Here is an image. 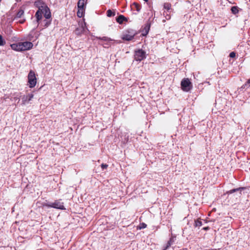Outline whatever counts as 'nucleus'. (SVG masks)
<instances>
[{
	"label": "nucleus",
	"instance_id": "nucleus-25",
	"mask_svg": "<svg viewBox=\"0 0 250 250\" xmlns=\"http://www.w3.org/2000/svg\"><path fill=\"white\" fill-rule=\"evenodd\" d=\"M170 14H169L167 12L164 11V15L165 18L166 19V20H168L170 19V18H171Z\"/></svg>",
	"mask_w": 250,
	"mask_h": 250
},
{
	"label": "nucleus",
	"instance_id": "nucleus-22",
	"mask_svg": "<svg viewBox=\"0 0 250 250\" xmlns=\"http://www.w3.org/2000/svg\"><path fill=\"white\" fill-rule=\"evenodd\" d=\"M202 225V222L199 219L195 220L194 221V226L195 227H200Z\"/></svg>",
	"mask_w": 250,
	"mask_h": 250
},
{
	"label": "nucleus",
	"instance_id": "nucleus-9",
	"mask_svg": "<svg viewBox=\"0 0 250 250\" xmlns=\"http://www.w3.org/2000/svg\"><path fill=\"white\" fill-rule=\"evenodd\" d=\"M34 97V95L32 93L26 95H23L21 97V102L22 104H25L27 102L30 101Z\"/></svg>",
	"mask_w": 250,
	"mask_h": 250
},
{
	"label": "nucleus",
	"instance_id": "nucleus-20",
	"mask_svg": "<svg viewBox=\"0 0 250 250\" xmlns=\"http://www.w3.org/2000/svg\"><path fill=\"white\" fill-rule=\"evenodd\" d=\"M24 14V10L21 9L19 10V11L17 12L15 17L14 18V20H15L17 18H21Z\"/></svg>",
	"mask_w": 250,
	"mask_h": 250
},
{
	"label": "nucleus",
	"instance_id": "nucleus-24",
	"mask_svg": "<svg viewBox=\"0 0 250 250\" xmlns=\"http://www.w3.org/2000/svg\"><path fill=\"white\" fill-rule=\"evenodd\" d=\"M107 16L109 17H111L115 15V13L112 12L111 10H108L107 11Z\"/></svg>",
	"mask_w": 250,
	"mask_h": 250
},
{
	"label": "nucleus",
	"instance_id": "nucleus-28",
	"mask_svg": "<svg viewBox=\"0 0 250 250\" xmlns=\"http://www.w3.org/2000/svg\"><path fill=\"white\" fill-rule=\"evenodd\" d=\"M248 85V87H250V79H249V80L247 81V83H246L245 84H244V85L242 86V88H246Z\"/></svg>",
	"mask_w": 250,
	"mask_h": 250
},
{
	"label": "nucleus",
	"instance_id": "nucleus-21",
	"mask_svg": "<svg viewBox=\"0 0 250 250\" xmlns=\"http://www.w3.org/2000/svg\"><path fill=\"white\" fill-rule=\"evenodd\" d=\"M231 11L233 14L236 15L239 12V8L237 6H233L231 8Z\"/></svg>",
	"mask_w": 250,
	"mask_h": 250
},
{
	"label": "nucleus",
	"instance_id": "nucleus-12",
	"mask_svg": "<svg viewBox=\"0 0 250 250\" xmlns=\"http://www.w3.org/2000/svg\"><path fill=\"white\" fill-rule=\"evenodd\" d=\"M11 48L17 51H23L21 45V42L13 43L10 45Z\"/></svg>",
	"mask_w": 250,
	"mask_h": 250
},
{
	"label": "nucleus",
	"instance_id": "nucleus-29",
	"mask_svg": "<svg viewBox=\"0 0 250 250\" xmlns=\"http://www.w3.org/2000/svg\"><path fill=\"white\" fill-rule=\"evenodd\" d=\"M101 166L102 170H104L108 167V165L106 164H102Z\"/></svg>",
	"mask_w": 250,
	"mask_h": 250
},
{
	"label": "nucleus",
	"instance_id": "nucleus-8",
	"mask_svg": "<svg viewBox=\"0 0 250 250\" xmlns=\"http://www.w3.org/2000/svg\"><path fill=\"white\" fill-rule=\"evenodd\" d=\"M21 45L22 50L23 51L31 49L32 48L33 44L30 42H21Z\"/></svg>",
	"mask_w": 250,
	"mask_h": 250
},
{
	"label": "nucleus",
	"instance_id": "nucleus-14",
	"mask_svg": "<svg viewBox=\"0 0 250 250\" xmlns=\"http://www.w3.org/2000/svg\"><path fill=\"white\" fill-rule=\"evenodd\" d=\"M164 8L169 14L173 12V9L171 8V4L169 2H165L164 4Z\"/></svg>",
	"mask_w": 250,
	"mask_h": 250
},
{
	"label": "nucleus",
	"instance_id": "nucleus-18",
	"mask_svg": "<svg viewBox=\"0 0 250 250\" xmlns=\"http://www.w3.org/2000/svg\"><path fill=\"white\" fill-rule=\"evenodd\" d=\"M131 8L132 9H135L138 12H139L141 10V6L136 2H134L131 6Z\"/></svg>",
	"mask_w": 250,
	"mask_h": 250
},
{
	"label": "nucleus",
	"instance_id": "nucleus-5",
	"mask_svg": "<svg viewBox=\"0 0 250 250\" xmlns=\"http://www.w3.org/2000/svg\"><path fill=\"white\" fill-rule=\"evenodd\" d=\"M28 83H29V86L30 88H33L35 86L37 83V79L35 72L30 70L28 75Z\"/></svg>",
	"mask_w": 250,
	"mask_h": 250
},
{
	"label": "nucleus",
	"instance_id": "nucleus-1",
	"mask_svg": "<svg viewBox=\"0 0 250 250\" xmlns=\"http://www.w3.org/2000/svg\"><path fill=\"white\" fill-rule=\"evenodd\" d=\"M43 207H47L49 208H55L64 210L65 208L63 206V203L60 201V200H55L54 202L51 203H43L42 204Z\"/></svg>",
	"mask_w": 250,
	"mask_h": 250
},
{
	"label": "nucleus",
	"instance_id": "nucleus-33",
	"mask_svg": "<svg viewBox=\"0 0 250 250\" xmlns=\"http://www.w3.org/2000/svg\"><path fill=\"white\" fill-rule=\"evenodd\" d=\"M209 229V228L208 227H206L203 228V229L205 230H208Z\"/></svg>",
	"mask_w": 250,
	"mask_h": 250
},
{
	"label": "nucleus",
	"instance_id": "nucleus-27",
	"mask_svg": "<svg viewBox=\"0 0 250 250\" xmlns=\"http://www.w3.org/2000/svg\"><path fill=\"white\" fill-rule=\"evenodd\" d=\"M99 40H101L104 41H111V40L106 37H99L97 38Z\"/></svg>",
	"mask_w": 250,
	"mask_h": 250
},
{
	"label": "nucleus",
	"instance_id": "nucleus-31",
	"mask_svg": "<svg viewBox=\"0 0 250 250\" xmlns=\"http://www.w3.org/2000/svg\"><path fill=\"white\" fill-rule=\"evenodd\" d=\"M235 53L234 52H231L229 55V56L230 58H234L235 57Z\"/></svg>",
	"mask_w": 250,
	"mask_h": 250
},
{
	"label": "nucleus",
	"instance_id": "nucleus-15",
	"mask_svg": "<svg viewBox=\"0 0 250 250\" xmlns=\"http://www.w3.org/2000/svg\"><path fill=\"white\" fill-rule=\"evenodd\" d=\"M42 14L43 12H42V8H40L35 14V17H36L38 22L42 19Z\"/></svg>",
	"mask_w": 250,
	"mask_h": 250
},
{
	"label": "nucleus",
	"instance_id": "nucleus-10",
	"mask_svg": "<svg viewBox=\"0 0 250 250\" xmlns=\"http://www.w3.org/2000/svg\"><path fill=\"white\" fill-rule=\"evenodd\" d=\"M42 12L44 14V16L46 19H49L51 18V13L49 8L45 6L44 7L42 6Z\"/></svg>",
	"mask_w": 250,
	"mask_h": 250
},
{
	"label": "nucleus",
	"instance_id": "nucleus-30",
	"mask_svg": "<svg viewBox=\"0 0 250 250\" xmlns=\"http://www.w3.org/2000/svg\"><path fill=\"white\" fill-rule=\"evenodd\" d=\"M147 225L144 223H141L140 224V228L141 229H145Z\"/></svg>",
	"mask_w": 250,
	"mask_h": 250
},
{
	"label": "nucleus",
	"instance_id": "nucleus-23",
	"mask_svg": "<svg viewBox=\"0 0 250 250\" xmlns=\"http://www.w3.org/2000/svg\"><path fill=\"white\" fill-rule=\"evenodd\" d=\"M84 10H80V9H78L77 15V16L79 18H82L83 15V12Z\"/></svg>",
	"mask_w": 250,
	"mask_h": 250
},
{
	"label": "nucleus",
	"instance_id": "nucleus-34",
	"mask_svg": "<svg viewBox=\"0 0 250 250\" xmlns=\"http://www.w3.org/2000/svg\"><path fill=\"white\" fill-rule=\"evenodd\" d=\"M49 24H50V22L46 21L45 23L44 26L46 27H47Z\"/></svg>",
	"mask_w": 250,
	"mask_h": 250
},
{
	"label": "nucleus",
	"instance_id": "nucleus-3",
	"mask_svg": "<svg viewBox=\"0 0 250 250\" xmlns=\"http://www.w3.org/2000/svg\"><path fill=\"white\" fill-rule=\"evenodd\" d=\"M136 34L135 30L131 29H128L123 34L122 39L127 41H131L134 39Z\"/></svg>",
	"mask_w": 250,
	"mask_h": 250
},
{
	"label": "nucleus",
	"instance_id": "nucleus-19",
	"mask_svg": "<svg viewBox=\"0 0 250 250\" xmlns=\"http://www.w3.org/2000/svg\"><path fill=\"white\" fill-rule=\"evenodd\" d=\"M149 28H150L149 25L147 24L145 26V27L144 28V30L143 31V33H142V35L143 36H146L148 33Z\"/></svg>",
	"mask_w": 250,
	"mask_h": 250
},
{
	"label": "nucleus",
	"instance_id": "nucleus-16",
	"mask_svg": "<svg viewBox=\"0 0 250 250\" xmlns=\"http://www.w3.org/2000/svg\"><path fill=\"white\" fill-rule=\"evenodd\" d=\"M127 19L124 15H120L116 18V21L119 24H122L124 21H127Z\"/></svg>",
	"mask_w": 250,
	"mask_h": 250
},
{
	"label": "nucleus",
	"instance_id": "nucleus-26",
	"mask_svg": "<svg viewBox=\"0 0 250 250\" xmlns=\"http://www.w3.org/2000/svg\"><path fill=\"white\" fill-rule=\"evenodd\" d=\"M5 43V41L3 39L2 36L0 34V46L4 45Z\"/></svg>",
	"mask_w": 250,
	"mask_h": 250
},
{
	"label": "nucleus",
	"instance_id": "nucleus-4",
	"mask_svg": "<svg viewBox=\"0 0 250 250\" xmlns=\"http://www.w3.org/2000/svg\"><path fill=\"white\" fill-rule=\"evenodd\" d=\"M134 59L136 61L141 62L146 58V52L142 49L135 51Z\"/></svg>",
	"mask_w": 250,
	"mask_h": 250
},
{
	"label": "nucleus",
	"instance_id": "nucleus-17",
	"mask_svg": "<svg viewBox=\"0 0 250 250\" xmlns=\"http://www.w3.org/2000/svg\"><path fill=\"white\" fill-rule=\"evenodd\" d=\"M78 9L80 10H84L85 6V0H79L78 3Z\"/></svg>",
	"mask_w": 250,
	"mask_h": 250
},
{
	"label": "nucleus",
	"instance_id": "nucleus-2",
	"mask_svg": "<svg viewBox=\"0 0 250 250\" xmlns=\"http://www.w3.org/2000/svg\"><path fill=\"white\" fill-rule=\"evenodd\" d=\"M181 86L184 91L188 92L192 89V84L189 79L184 78L181 82Z\"/></svg>",
	"mask_w": 250,
	"mask_h": 250
},
{
	"label": "nucleus",
	"instance_id": "nucleus-11",
	"mask_svg": "<svg viewBox=\"0 0 250 250\" xmlns=\"http://www.w3.org/2000/svg\"><path fill=\"white\" fill-rule=\"evenodd\" d=\"M11 48L17 51H23L21 45V42L13 43L10 45Z\"/></svg>",
	"mask_w": 250,
	"mask_h": 250
},
{
	"label": "nucleus",
	"instance_id": "nucleus-32",
	"mask_svg": "<svg viewBox=\"0 0 250 250\" xmlns=\"http://www.w3.org/2000/svg\"><path fill=\"white\" fill-rule=\"evenodd\" d=\"M25 19H22V20H21L20 21H19V22L20 23H21V24H22V23H23L25 22Z\"/></svg>",
	"mask_w": 250,
	"mask_h": 250
},
{
	"label": "nucleus",
	"instance_id": "nucleus-6",
	"mask_svg": "<svg viewBox=\"0 0 250 250\" xmlns=\"http://www.w3.org/2000/svg\"><path fill=\"white\" fill-rule=\"evenodd\" d=\"M85 22L83 23H82L81 25L75 30L74 33L77 36H81V35L83 34L85 31Z\"/></svg>",
	"mask_w": 250,
	"mask_h": 250
},
{
	"label": "nucleus",
	"instance_id": "nucleus-13",
	"mask_svg": "<svg viewBox=\"0 0 250 250\" xmlns=\"http://www.w3.org/2000/svg\"><path fill=\"white\" fill-rule=\"evenodd\" d=\"M176 240V236H172L169 239V241L167 242L166 246L164 247L163 250H167L169 247H170L174 242Z\"/></svg>",
	"mask_w": 250,
	"mask_h": 250
},
{
	"label": "nucleus",
	"instance_id": "nucleus-7",
	"mask_svg": "<svg viewBox=\"0 0 250 250\" xmlns=\"http://www.w3.org/2000/svg\"><path fill=\"white\" fill-rule=\"evenodd\" d=\"M246 189L245 187H240L236 188H233L230 190L227 191L226 193V194H230L234 192L238 193L237 196L240 197L242 195V191Z\"/></svg>",
	"mask_w": 250,
	"mask_h": 250
},
{
	"label": "nucleus",
	"instance_id": "nucleus-35",
	"mask_svg": "<svg viewBox=\"0 0 250 250\" xmlns=\"http://www.w3.org/2000/svg\"><path fill=\"white\" fill-rule=\"evenodd\" d=\"M144 0L147 2V1H148V0Z\"/></svg>",
	"mask_w": 250,
	"mask_h": 250
}]
</instances>
